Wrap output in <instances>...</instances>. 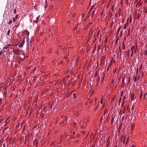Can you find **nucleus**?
Wrapping results in <instances>:
<instances>
[{
  "mask_svg": "<svg viewBox=\"0 0 147 147\" xmlns=\"http://www.w3.org/2000/svg\"><path fill=\"white\" fill-rule=\"evenodd\" d=\"M146 95H147V94H146V93L145 94H144V98H146Z\"/></svg>",
  "mask_w": 147,
  "mask_h": 147,
  "instance_id": "18",
  "label": "nucleus"
},
{
  "mask_svg": "<svg viewBox=\"0 0 147 147\" xmlns=\"http://www.w3.org/2000/svg\"><path fill=\"white\" fill-rule=\"evenodd\" d=\"M72 133H73V135H74V134H75V132H74V131H73L72 132Z\"/></svg>",
  "mask_w": 147,
  "mask_h": 147,
  "instance_id": "38",
  "label": "nucleus"
},
{
  "mask_svg": "<svg viewBox=\"0 0 147 147\" xmlns=\"http://www.w3.org/2000/svg\"><path fill=\"white\" fill-rule=\"evenodd\" d=\"M134 46H133L131 47V51L132 53H133V50L134 49Z\"/></svg>",
  "mask_w": 147,
  "mask_h": 147,
  "instance_id": "6",
  "label": "nucleus"
},
{
  "mask_svg": "<svg viewBox=\"0 0 147 147\" xmlns=\"http://www.w3.org/2000/svg\"><path fill=\"white\" fill-rule=\"evenodd\" d=\"M129 33H130V29H129V30H128V34H127L128 36L129 34Z\"/></svg>",
  "mask_w": 147,
  "mask_h": 147,
  "instance_id": "17",
  "label": "nucleus"
},
{
  "mask_svg": "<svg viewBox=\"0 0 147 147\" xmlns=\"http://www.w3.org/2000/svg\"><path fill=\"white\" fill-rule=\"evenodd\" d=\"M124 98H125V97H124V98H123V99H124Z\"/></svg>",
  "mask_w": 147,
  "mask_h": 147,
  "instance_id": "49",
  "label": "nucleus"
},
{
  "mask_svg": "<svg viewBox=\"0 0 147 147\" xmlns=\"http://www.w3.org/2000/svg\"><path fill=\"white\" fill-rule=\"evenodd\" d=\"M113 118L112 119V120L111 121V123L112 124L113 122Z\"/></svg>",
  "mask_w": 147,
  "mask_h": 147,
  "instance_id": "24",
  "label": "nucleus"
},
{
  "mask_svg": "<svg viewBox=\"0 0 147 147\" xmlns=\"http://www.w3.org/2000/svg\"><path fill=\"white\" fill-rule=\"evenodd\" d=\"M127 141H126V144H127Z\"/></svg>",
  "mask_w": 147,
  "mask_h": 147,
  "instance_id": "37",
  "label": "nucleus"
},
{
  "mask_svg": "<svg viewBox=\"0 0 147 147\" xmlns=\"http://www.w3.org/2000/svg\"><path fill=\"white\" fill-rule=\"evenodd\" d=\"M33 21H34V22H35L36 23V20H33Z\"/></svg>",
  "mask_w": 147,
  "mask_h": 147,
  "instance_id": "45",
  "label": "nucleus"
},
{
  "mask_svg": "<svg viewBox=\"0 0 147 147\" xmlns=\"http://www.w3.org/2000/svg\"><path fill=\"white\" fill-rule=\"evenodd\" d=\"M132 54H133V53H132L131 54V56H132Z\"/></svg>",
  "mask_w": 147,
  "mask_h": 147,
  "instance_id": "47",
  "label": "nucleus"
},
{
  "mask_svg": "<svg viewBox=\"0 0 147 147\" xmlns=\"http://www.w3.org/2000/svg\"><path fill=\"white\" fill-rule=\"evenodd\" d=\"M9 118H8L7 119L6 121H5L7 122H8L9 121Z\"/></svg>",
  "mask_w": 147,
  "mask_h": 147,
  "instance_id": "22",
  "label": "nucleus"
},
{
  "mask_svg": "<svg viewBox=\"0 0 147 147\" xmlns=\"http://www.w3.org/2000/svg\"><path fill=\"white\" fill-rule=\"evenodd\" d=\"M16 19L15 18H13V22H15L16 21Z\"/></svg>",
  "mask_w": 147,
  "mask_h": 147,
  "instance_id": "14",
  "label": "nucleus"
},
{
  "mask_svg": "<svg viewBox=\"0 0 147 147\" xmlns=\"http://www.w3.org/2000/svg\"><path fill=\"white\" fill-rule=\"evenodd\" d=\"M142 92H141V93H140V99H141V98H142Z\"/></svg>",
  "mask_w": 147,
  "mask_h": 147,
  "instance_id": "10",
  "label": "nucleus"
},
{
  "mask_svg": "<svg viewBox=\"0 0 147 147\" xmlns=\"http://www.w3.org/2000/svg\"><path fill=\"white\" fill-rule=\"evenodd\" d=\"M121 97H120L119 99V102H120V101H121Z\"/></svg>",
  "mask_w": 147,
  "mask_h": 147,
  "instance_id": "31",
  "label": "nucleus"
},
{
  "mask_svg": "<svg viewBox=\"0 0 147 147\" xmlns=\"http://www.w3.org/2000/svg\"><path fill=\"white\" fill-rule=\"evenodd\" d=\"M8 127H5V130H6V129H7Z\"/></svg>",
  "mask_w": 147,
  "mask_h": 147,
  "instance_id": "33",
  "label": "nucleus"
},
{
  "mask_svg": "<svg viewBox=\"0 0 147 147\" xmlns=\"http://www.w3.org/2000/svg\"><path fill=\"white\" fill-rule=\"evenodd\" d=\"M121 29V27H119L118 30L117 32H118Z\"/></svg>",
  "mask_w": 147,
  "mask_h": 147,
  "instance_id": "20",
  "label": "nucleus"
},
{
  "mask_svg": "<svg viewBox=\"0 0 147 147\" xmlns=\"http://www.w3.org/2000/svg\"><path fill=\"white\" fill-rule=\"evenodd\" d=\"M114 100H115L114 98H113L112 99V101H114Z\"/></svg>",
  "mask_w": 147,
  "mask_h": 147,
  "instance_id": "35",
  "label": "nucleus"
},
{
  "mask_svg": "<svg viewBox=\"0 0 147 147\" xmlns=\"http://www.w3.org/2000/svg\"><path fill=\"white\" fill-rule=\"evenodd\" d=\"M73 95H74V98H76V94H73Z\"/></svg>",
  "mask_w": 147,
  "mask_h": 147,
  "instance_id": "15",
  "label": "nucleus"
},
{
  "mask_svg": "<svg viewBox=\"0 0 147 147\" xmlns=\"http://www.w3.org/2000/svg\"><path fill=\"white\" fill-rule=\"evenodd\" d=\"M17 55H19L21 53L18 50H16V53Z\"/></svg>",
  "mask_w": 147,
  "mask_h": 147,
  "instance_id": "2",
  "label": "nucleus"
},
{
  "mask_svg": "<svg viewBox=\"0 0 147 147\" xmlns=\"http://www.w3.org/2000/svg\"><path fill=\"white\" fill-rule=\"evenodd\" d=\"M146 54L147 55V50L146 51Z\"/></svg>",
  "mask_w": 147,
  "mask_h": 147,
  "instance_id": "41",
  "label": "nucleus"
},
{
  "mask_svg": "<svg viewBox=\"0 0 147 147\" xmlns=\"http://www.w3.org/2000/svg\"><path fill=\"white\" fill-rule=\"evenodd\" d=\"M139 4V3L138 2L137 4H136V6H138V5Z\"/></svg>",
  "mask_w": 147,
  "mask_h": 147,
  "instance_id": "34",
  "label": "nucleus"
},
{
  "mask_svg": "<svg viewBox=\"0 0 147 147\" xmlns=\"http://www.w3.org/2000/svg\"><path fill=\"white\" fill-rule=\"evenodd\" d=\"M116 95H115L114 96V98H115L116 97Z\"/></svg>",
  "mask_w": 147,
  "mask_h": 147,
  "instance_id": "39",
  "label": "nucleus"
},
{
  "mask_svg": "<svg viewBox=\"0 0 147 147\" xmlns=\"http://www.w3.org/2000/svg\"><path fill=\"white\" fill-rule=\"evenodd\" d=\"M16 18H18V15H17L16 16Z\"/></svg>",
  "mask_w": 147,
  "mask_h": 147,
  "instance_id": "36",
  "label": "nucleus"
},
{
  "mask_svg": "<svg viewBox=\"0 0 147 147\" xmlns=\"http://www.w3.org/2000/svg\"><path fill=\"white\" fill-rule=\"evenodd\" d=\"M5 144H3V147H5Z\"/></svg>",
  "mask_w": 147,
  "mask_h": 147,
  "instance_id": "42",
  "label": "nucleus"
},
{
  "mask_svg": "<svg viewBox=\"0 0 147 147\" xmlns=\"http://www.w3.org/2000/svg\"><path fill=\"white\" fill-rule=\"evenodd\" d=\"M131 147H135V146L133 145L131 146Z\"/></svg>",
  "mask_w": 147,
  "mask_h": 147,
  "instance_id": "40",
  "label": "nucleus"
},
{
  "mask_svg": "<svg viewBox=\"0 0 147 147\" xmlns=\"http://www.w3.org/2000/svg\"><path fill=\"white\" fill-rule=\"evenodd\" d=\"M24 43L23 42L21 43L20 45H18L19 47H21L23 45Z\"/></svg>",
  "mask_w": 147,
  "mask_h": 147,
  "instance_id": "7",
  "label": "nucleus"
},
{
  "mask_svg": "<svg viewBox=\"0 0 147 147\" xmlns=\"http://www.w3.org/2000/svg\"><path fill=\"white\" fill-rule=\"evenodd\" d=\"M127 25V24L126 23H125L124 26L123 28L125 29L126 28V26Z\"/></svg>",
  "mask_w": 147,
  "mask_h": 147,
  "instance_id": "8",
  "label": "nucleus"
},
{
  "mask_svg": "<svg viewBox=\"0 0 147 147\" xmlns=\"http://www.w3.org/2000/svg\"><path fill=\"white\" fill-rule=\"evenodd\" d=\"M95 11H93L92 13V15H93L94 14V13H95Z\"/></svg>",
  "mask_w": 147,
  "mask_h": 147,
  "instance_id": "30",
  "label": "nucleus"
},
{
  "mask_svg": "<svg viewBox=\"0 0 147 147\" xmlns=\"http://www.w3.org/2000/svg\"><path fill=\"white\" fill-rule=\"evenodd\" d=\"M2 51H0V56L2 54Z\"/></svg>",
  "mask_w": 147,
  "mask_h": 147,
  "instance_id": "29",
  "label": "nucleus"
},
{
  "mask_svg": "<svg viewBox=\"0 0 147 147\" xmlns=\"http://www.w3.org/2000/svg\"><path fill=\"white\" fill-rule=\"evenodd\" d=\"M1 100H0V105H1Z\"/></svg>",
  "mask_w": 147,
  "mask_h": 147,
  "instance_id": "44",
  "label": "nucleus"
},
{
  "mask_svg": "<svg viewBox=\"0 0 147 147\" xmlns=\"http://www.w3.org/2000/svg\"><path fill=\"white\" fill-rule=\"evenodd\" d=\"M10 30H9L7 31V35L8 36H9V34L10 32Z\"/></svg>",
  "mask_w": 147,
  "mask_h": 147,
  "instance_id": "9",
  "label": "nucleus"
},
{
  "mask_svg": "<svg viewBox=\"0 0 147 147\" xmlns=\"http://www.w3.org/2000/svg\"><path fill=\"white\" fill-rule=\"evenodd\" d=\"M127 25L128 26V19L127 20Z\"/></svg>",
  "mask_w": 147,
  "mask_h": 147,
  "instance_id": "25",
  "label": "nucleus"
},
{
  "mask_svg": "<svg viewBox=\"0 0 147 147\" xmlns=\"http://www.w3.org/2000/svg\"><path fill=\"white\" fill-rule=\"evenodd\" d=\"M11 45V44H7L5 45V47H4V49H7L9 46Z\"/></svg>",
  "mask_w": 147,
  "mask_h": 147,
  "instance_id": "3",
  "label": "nucleus"
},
{
  "mask_svg": "<svg viewBox=\"0 0 147 147\" xmlns=\"http://www.w3.org/2000/svg\"><path fill=\"white\" fill-rule=\"evenodd\" d=\"M146 98H147V96H146Z\"/></svg>",
  "mask_w": 147,
  "mask_h": 147,
  "instance_id": "48",
  "label": "nucleus"
},
{
  "mask_svg": "<svg viewBox=\"0 0 147 147\" xmlns=\"http://www.w3.org/2000/svg\"><path fill=\"white\" fill-rule=\"evenodd\" d=\"M134 106H132V107L131 108V110H133V109H134Z\"/></svg>",
  "mask_w": 147,
  "mask_h": 147,
  "instance_id": "32",
  "label": "nucleus"
},
{
  "mask_svg": "<svg viewBox=\"0 0 147 147\" xmlns=\"http://www.w3.org/2000/svg\"><path fill=\"white\" fill-rule=\"evenodd\" d=\"M102 117L101 118H100V121L101 122L102 120Z\"/></svg>",
  "mask_w": 147,
  "mask_h": 147,
  "instance_id": "27",
  "label": "nucleus"
},
{
  "mask_svg": "<svg viewBox=\"0 0 147 147\" xmlns=\"http://www.w3.org/2000/svg\"><path fill=\"white\" fill-rule=\"evenodd\" d=\"M141 3H139L138 5V7H140V6L141 5Z\"/></svg>",
  "mask_w": 147,
  "mask_h": 147,
  "instance_id": "23",
  "label": "nucleus"
},
{
  "mask_svg": "<svg viewBox=\"0 0 147 147\" xmlns=\"http://www.w3.org/2000/svg\"><path fill=\"white\" fill-rule=\"evenodd\" d=\"M99 34V32L98 31L97 33L98 36Z\"/></svg>",
  "mask_w": 147,
  "mask_h": 147,
  "instance_id": "43",
  "label": "nucleus"
},
{
  "mask_svg": "<svg viewBox=\"0 0 147 147\" xmlns=\"http://www.w3.org/2000/svg\"><path fill=\"white\" fill-rule=\"evenodd\" d=\"M102 101H103V98H102L100 101V103L101 104H102Z\"/></svg>",
  "mask_w": 147,
  "mask_h": 147,
  "instance_id": "16",
  "label": "nucleus"
},
{
  "mask_svg": "<svg viewBox=\"0 0 147 147\" xmlns=\"http://www.w3.org/2000/svg\"><path fill=\"white\" fill-rule=\"evenodd\" d=\"M66 121L67 122L68 121H69V119H68V117H67V118H66Z\"/></svg>",
  "mask_w": 147,
  "mask_h": 147,
  "instance_id": "13",
  "label": "nucleus"
},
{
  "mask_svg": "<svg viewBox=\"0 0 147 147\" xmlns=\"http://www.w3.org/2000/svg\"><path fill=\"white\" fill-rule=\"evenodd\" d=\"M96 76H97V75L96 74V75H95V77Z\"/></svg>",
  "mask_w": 147,
  "mask_h": 147,
  "instance_id": "50",
  "label": "nucleus"
},
{
  "mask_svg": "<svg viewBox=\"0 0 147 147\" xmlns=\"http://www.w3.org/2000/svg\"><path fill=\"white\" fill-rule=\"evenodd\" d=\"M123 90H122L121 92V97H122L123 96Z\"/></svg>",
  "mask_w": 147,
  "mask_h": 147,
  "instance_id": "11",
  "label": "nucleus"
},
{
  "mask_svg": "<svg viewBox=\"0 0 147 147\" xmlns=\"http://www.w3.org/2000/svg\"><path fill=\"white\" fill-rule=\"evenodd\" d=\"M12 22V21L11 20H9V22H8V24H11Z\"/></svg>",
  "mask_w": 147,
  "mask_h": 147,
  "instance_id": "12",
  "label": "nucleus"
},
{
  "mask_svg": "<svg viewBox=\"0 0 147 147\" xmlns=\"http://www.w3.org/2000/svg\"><path fill=\"white\" fill-rule=\"evenodd\" d=\"M123 138V137H122V139L121 140V142L123 143V144H124L125 143V137L122 140V139Z\"/></svg>",
  "mask_w": 147,
  "mask_h": 147,
  "instance_id": "1",
  "label": "nucleus"
},
{
  "mask_svg": "<svg viewBox=\"0 0 147 147\" xmlns=\"http://www.w3.org/2000/svg\"><path fill=\"white\" fill-rule=\"evenodd\" d=\"M39 16L38 17L36 18V23H37L38 22V21L39 20Z\"/></svg>",
  "mask_w": 147,
  "mask_h": 147,
  "instance_id": "5",
  "label": "nucleus"
},
{
  "mask_svg": "<svg viewBox=\"0 0 147 147\" xmlns=\"http://www.w3.org/2000/svg\"><path fill=\"white\" fill-rule=\"evenodd\" d=\"M0 100H1V99H0Z\"/></svg>",
  "mask_w": 147,
  "mask_h": 147,
  "instance_id": "51",
  "label": "nucleus"
},
{
  "mask_svg": "<svg viewBox=\"0 0 147 147\" xmlns=\"http://www.w3.org/2000/svg\"><path fill=\"white\" fill-rule=\"evenodd\" d=\"M105 113H103V115H105Z\"/></svg>",
  "mask_w": 147,
  "mask_h": 147,
  "instance_id": "46",
  "label": "nucleus"
},
{
  "mask_svg": "<svg viewBox=\"0 0 147 147\" xmlns=\"http://www.w3.org/2000/svg\"><path fill=\"white\" fill-rule=\"evenodd\" d=\"M100 80V78L98 76V78L96 79V82L98 84L99 82V81Z\"/></svg>",
  "mask_w": 147,
  "mask_h": 147,
  "instance_id": "4",
  "label": "nucleus"
},
{
  "mask_svg": "<svg viewBox=\"0 0 147 147\" xmlns=\"http://www.w3.org/2000/svg\"><path fill=\"white\" fill-rule=\"evenodd\" d=\"M13 51L14 53H16V50H15L14 49H13Z\"/></svg>",
  "mask_w": 147,
  "mask_h": 147,
  "instance_id": "26",
  "label": "nucleus"
},
{
  "mask_svg": "<svg viewBox=\"0 0 147 147\" xmlns=\"http://www.w3.org/2000/svg\"><path fill=\"white\" fill-rule=\"evenodd\" d=\"M16 9H15L14 10V13H16Z\"/></svg>",
  "mask_w": 147,
  "mask_h": 147,
  "instance_id": "28",
  "label": "nucleus"
},
{
  "mask_svg": "<svg viewBox=\"0 0 147 147\" xmlns=\"http://www.w3.org/2000/svg\"><path fill=\"white\" fill-rule=\"evenodd\" d=\"M94 6L95 5H93L92 7H91V8L90 9H92L94 7Z\"/></svg>",
  "mask_w": 147,
  "mask_h": 147,
  "instance_id": "19",
  "label": "nucleus"
},
{
  "mask_svg": "<svg viewBox=\"0 0 147 147\" xmlns=\"http://www.w3.org/2000/svg\"><path fill=\"white\" fill-rule=\"evenodd\" d=\"M134 81L135 82H136L137 80V78L136 77H135L134 78Z\"/></svg>",
  "mask_w": 147,
  "mask_h": 147,
  "instance_id": "21",
  "label": "nucleus"
}]
</instances>
